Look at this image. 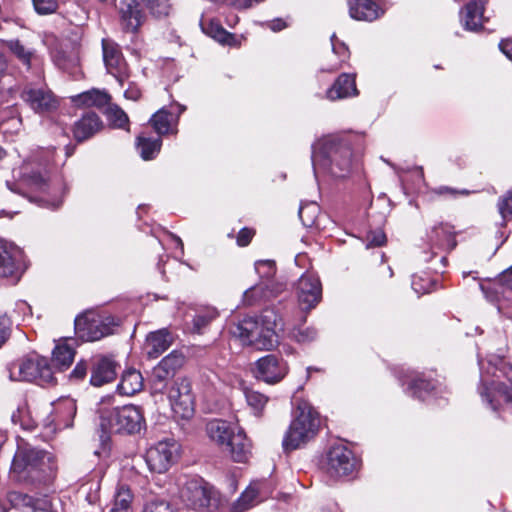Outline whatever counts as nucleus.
<instances>
[{
	"label": "nucleus",
	"instance_id": "obj_59",
	"mask_svg": "<svg viewBox=\"0 0 512 512\" xmlns=\"http://www.w3.org/2000/svg\"><path fill=\"white\" fill-rule=\"evenodd\" d=\"M124 97L128 100L137 101L141 97V91L136 85L130 84L124 92Z\"/></svg>",
	"mask_w": 512,
	"mask_h": 512
},
{
	"label": "nucleus",
	"instance_id": "obj_62",
	"mask_svg": "<svg viewBox=\"0 0 512 512\" xmlns=\"http://www.w3.org/2000/svg\"><path fill=\"white\" fill-rule=\"evenodd\" d=\"M268 26L272 31L278 32L286 27V23L282 19H274Z\"/></svg>",
	"mask_w": 512,
	"mask_h": 512
},
{
	"label": "nucleus",
	"instance_id": "obj_18",
	"mask_svg": "<svg viewBox=\"0 0 512 512\" xmlns=\"http://www.w3.org/2000/svg\"><path fill=\"white\" fill-rule=\"evenodd\" d=\"M428 241L433 255H437V250L449 252L456 245V232L454 227L448 223H439L435 225L428 233Z\"/></svg>",
	"mask_w": 512,
	"mask_h": 512
},
{
	"label": "nucleus",
	"instance_id": "obj_46",
	"mask_svg": "<svg viewBox=\"0 0 512 512\" xmlns=\"http://www.w3.org/2000/svg\"><path fill=\"white\" fill-rule=\"evenodd\" d=\"M319 211V207L315 203H310L306 206H301L299 209V217L303 225L309 227L315 222V217Z\"/></svg>",
	"mask_w": 512,
	"mask_h": 512
},
{
	"label": "nucleus",
	"instance_id": "obj_4",
	"mask_svg": "<svg viewBox=\"0 0 512 512\" xmlns=\"http://www.w3.org/2000/svg\"><path fill=\"white\" fill-rule=\"evenodd\" d=\"M206 433L211 441L225 448L235 462L248 461L251 455V442L238 423L212 419L206 424Z\"/></svg>",
	"mask_w": 512,
	"mask_h": 512
},
{
	"label": "nucleus",
	"instance_id": "obj_12",
	"mask_svg": "<svg viewBox=\"0 0 512 512\" xmlns=\"http://www.w3.org/2000/svg\"><path fill=\"white\" fill-rule=\"evenodd\" d=\"M20 97L34 112L39 114L55 111L59 106L58 99L45 85L27 84Z\"/></svg>",
	"mask_w": 512,
	"mask_h": 512
},
{
	"label": "nucleus",
	"instance_id": "obj_61",
	"mask_svg": "<svg viewBox=\"0 0 512 512\" xmlns=\"http://www.w3.org/2000/svg\"><path fill=\"white\" fill-rule=\"evenodd\" d=\"M6 319L0 320V347L4 344L8 337V327Z\"/></svg>",
	"mask_w": 512,
	"mask_h": 512
},
{
	"label": "nucleus",
	"instance_id": "obj_64",
	"mask_svg": "<svg viewBox=\"0 0 512 512\" xmlns=\"http://www.w3.org/2000/svg\"><path fill=\"white\" fill-rule=\"evenodd\" d=\"M501 372L506 378L507 382L512 384V365H504Z\"/></svg>",
	"mask_w": 512,
	"mask_h": 512
},
{
	"label": "nucleus",
	"instance_id": "obj_33",
	"mask_svg": "<svg viewBox=\"0 0 512 512\" xmlns=\"http://www.w3.org/2000/svg\"><path fill=\"white\" fill-rule=\"evenodd\" d=\"M74 349L67 343H58L52 352L53 366L59 370L67 369L73 362Z\"/></svg>",
	"mask_w": 512,
	"mask_h": 512
},
{
	"label": "nucleus",
	"instance_id": "obj_27",
	"mask_svg": "<svg viewBox=\"0 0 512 512\" xmlns=\"http://www.w3.org/2000/svg\"><path fill=\"white\" fill-rule=\"evenodd\" d=\"M116 374V363L112 359L99 358L92 367L90 383L93 386H102L113 381Z\"/></svg>",
	"mask_w": 512,
	"mask_h": 512
},
{
	"label": "nucleus",
	"instance_id": "obj_7",
	"mask_svg": "<svg viewBox=\"0 0 512 512\" xmlns=\"http://www.w3.org/2000/svg\"><path fill=\"white\" fill-rule=\"evenodd\" d=\"M180 497L187 507L198 512H215L220 506L219 493L198 477L189 478L183 483Z\"/></svg>",
	"mask_w": 512,
	"mask_h": 512
},
{
	"label": "nucleus",
	"instance_id": "obj_42",
	"mask_svg": "<svg viewBox=\"0 0 512 512\" xmlns=\"http://www.w3.org/2000/svg\"><path fill=\"white\" fill-rule=\"evenodd\" d=\"M142 3L157 18L168 16L171 10L169 0H142Z\"/></svg>",
	"mask_w": 512,
	"mask_h": 512
},
{
	"label": "nucleus",
	"instance_id": "obj_37",
	"mask_svg": "<svg viewBox=\"0 0 512 512\" xmlns=\"http://www.w3.org/2000/svg\"><path fill=\"white\" fill-rule=\"evenodd\" d=\"M162 141L158 138H146L139 136L137 139V148L144 160L153 159L160 151Z\"/></svg>",
	"mask_w": 512,
	"mask_h": 512
},
{
	"label": "nucleus",
	"instance_id": "obj_15",
	"mask_svg": "<svg viewBox=\"0 0 512 512\" xmlns=\"http://www.w3.org/2000/svg\"><path fill=\"white\" fill-rule=\"evenodd\" d=\"M357 466L353 452L342 444L332 446L327 453V470L332 476H347Z\"/></svg>",
	"mask_w": 512,
	"mask_h": 512
},
{
	"label": "nucleus",
	"instance_id": "obj_47",
	"mask_svg": "<svg viewBox=\"0 0 512 512\" xmlns=\"http://www.w3.org/2000/svg\"><path fill=\"white\" fill-rule=\"evenodd\" d=\"M24 172V181L31 187H35L36 189H41L46 184V177L41 172H32L31 174H27L26 170L28 169L27 165L23 168Z\"/></svg>",
	"mask_w": 512,
	"mask_h": 512
},
{
	"label": "nucleus",
	"instance_id": "obj_35",
	"mask_svg": "<svg viewBox=\"0 0 512 512\" xmlns=\"http://www.w3.org/2000/svg\"><path fill=\"white\" fill-rule=\"evenodd\" d=\"M2 42L5 47L8 48V50L27 68L31 67L33 60L38 59L35 52L26 48L18 39L4 40Z\"/></svg>",
	"mask_w": 512,
	"mask_h": 512
},
{
	"label": "nucleus",
	"instance_id": "obj_11",
	"mask_svg": "<svg viewBox=\"0 0 512 512\" xmlns=\"http://www.w3.org/2000/svg\"><path fill=\"white\" fill-rule=\"evenodd\" d=\"M295 295L299 308L308 313L322 300V284L313 272L304 273L295 284Z\"/></svg>",
	"mask_w": 512,
	"mask_h": 512
},
{
	"label": "nucleus",
	"instance_id": "obj_53",
	"mask_svg": "<svg viewBox=\"0 0 512 512\" xmlns=\"http://www.w3.org/2000/svg\"><path fill=\"white\" fill-rule=\"evenodd\" d=\"M434 193L440 196L457 197L459 195H469V191L466 189L456 190L448 186H440L434 189Z\"/></svg>",
	"mask_w": 512,
	"mask_h": 512
},
{
	"label": "nucleus",
	"instance_id": "obj_28",
	"mask_svg": "<svg viewBox=\"0 0 512 512\" xmlns=\"http://www.w3.org/2000/svg\"><path fill=\"white\" fill-rule=\"evenodd\" d=\"M173 337L166 329H161L151 332L145 343V351L149 358H158L164 353L172 344Z\"/></svg>",
	"mask_w": 512,
	"mask_h": 512
},
{
	"label": "nucleus",
	"instance_id": "obj_48",
	"mask_svg": "<svg viewBox=\"0 0 512 512\" xmlns=\"http://www.w3.org/2000/svg\"><path fill=\"white\" fill-rule=\"evenodd\" d=\"M33 5L36 12L43 15L53 13L57 9L56 0H33Z\"/></svg>",
	"mask_w": 512,
	"mask_h": 512
},
{
	"label": "nucleus",
	"instance_id": "obj_21",
	"mask_svg": "<svg viewBox=\"0 0 512 512\" xmlns=\"http://www.w3.org/2000/svg\"><path fill=\"white\" fill-rule=\"evenodd\" d=\"M76 410V403L73 399L59 400L54 404L53 414L48 425H53L55 430L71 427Z\"/></svg>",
	"mask_w": 512,
	"mask_h": 512
},
{
	"label": "nucleus",
	"instance_id": "obj_58",
	"mask_svg": "<svg viewBox=\"0 0 512 512\" xmlns=\"http://www.w3.org/2000/svg\"><path fill=\"white\" fill-rule=\"evenodd\" d=\"M253 235H254L253 230L248 229V228L241 229L237 236L238 245L242 246V247L247 246L250 243Z\"/></svg>",
	"mask_w": 512,
	"mask_h": 512
},
{
	"label": "nucleus",
	"instance_id": "obj_2",
	"mask_svg": "<svg viewBox=\"0 0 512 512\" xmlns=\"http://www.w3.org/2000/svg\"><path fill=\"white\" fill-rule=\"evenodd\" d=\"M312 163L315 176L322 171L335 178L346 177L353 165L350 143L337 135L319 139L312 146Z\"/></svg>",
	"mask_w": 512,
	"mask_h": 512
},
{
	"label": "nucleus",
	"instance_id": "obj_40",
	"mask_svg": "<svg viewBox=\"0 0 512 512\" xmlns=\"http://www.w3.org/2000/svg\"><path fill=\"white\" fill-rule=\"evenodd\" d=\"M132 501L133 494L130 488L125 484H120L115 492L112 508H118L126 512H131Z\"/></svg>",
	"mask_w": 512,
	"mask_h": 512
},
{
	"label": "nucleus",
	"instance_id": "obj_32",
	"mask_svg": "<svg viewBox=\"0 0 512 512\" xmlns=\"http://www.w3.org/2000/svg\"><path fill=\"white\" fill-rule=\"evenodd\" d=\"M258 483H253L242 492L240 497L232 504L231 512H245L261 501Z\"/></svg>",
	"mask_w": 512,
	"mask_h": 512
},
{
	"label": "nucleus",
	"instance_id": "obj_60",
	"mask_svg": "<svg viewBox=\"0 0 512 512\" xmlns=\"http://www.w3.org/2000/svg\"><path fill=\"white\" fill-rule=\"evenodd\" d=\"M499 48L501 50V52L509 59L512 61V38L510 39H506V40H502L500 43H499Z\"/></svg>",
	"mask_w": 512,
	"mask_h": 512
},
{
	"label": "nucleus",
	"instance_id": "obj_29",
	"mask_svg": "<svg viewBox=\"0 0 512 512\" xmlns=\"http://www.w3.org/2000/svg\"><path fill=\"white\" fill-rule=\"evenodd\" d=\"M76 106L103 108L111 101V96L105 91L93 88L71 97Z\"/></svg>",
	"mask_w": 512,
	"mask_h": 512
},
{
	"label": "nucleus",
	"instance_id": "obj_52",
	"mask_svg": "<svg viewBox=\"0 0 512 512\" xmlns=\"http://www.w3.org/2000/svg\"><path fill=\"white\" fill-rule=\"evenodd\" d=\"M432 283L426 279H422L420 276H413L412 288L418 294L429 293L432 290Z\"/></svg>",
	"mask_w": 512,
	"mask_h": 512
},
{
	"label": "nucleus",
	"instance_id": "obj_6",
	"mask_svg": "<svg viewBox=\"0 0 512 512\" xmlns=\"http://www.w3.org/2000/svg\"><path fill=\"white\" fill-rule=\"evenodd\" d=\"M111 396L102 398L99 407L101 426L115 433L134 434L139 433L145 427V419L140 407L135 405H124L108 409Z\"/></svg>",
	"mask_w": 512,
	"mask_h": 512
},
{
	"label": "nucleus",
	"instance_id": "obj_23",
	"mask_svg": "<svg viewBox=\"0 0 512 512\" xmlns=\"http://www.w3.org/2000/svg\"><path fill=\"white\" fill-rule=\"evenodd\" d=\"M185 110V107L179 106L178 112L175 114L168 111L165 108H161L150 118L149 122L155 132L161 136L168 133H176V127L178 119L181 113Z\"/></svg>",
	"mask_w": 512,
	"mask_h": 512
},
{
	"label": "nucleus",
	"instance_id": "obj_50",
	"mask_svg": "<svg viewBox=\"0 0 512 512\" xmlns=\"http://www.w3.org/2000/svg\"><path fill=\"white\" fill-rule=\"evenodd\" d=\"M172 377V375L163 367H161V364H158L152 372V379L155 389H158V384H163L167 379ZM163 387H159V390H161Z\"/></svg>",
	"mask_w": 512,
	"mask_h": 512
},
{
	"label": "nucleus",
	"instance_id": "obj_39",
	"mask_svg": "<svg viewBox=\"0 0 512 512\" xmlns=\"http://www.w3.org/2000/svg\"><path fill=\"white\" fill-rule=\"evenodd\" d=\"M104 113L109 123L115 128L125 129L129 125L127 114L116 104L109 103Z\"/></svg>",
	"mask_w": 512,
	"mask_h": 512
},
{
	"label": "nucleus",
	"instance_id": "obj_36",
	"mask_svg": "<svg viewBox=\"0 0 512 512\" xmlns=\"http://www.w3.org/2000/svg\"><path fill=\"white\" fill-rule=\"evenodd\" d=\"M22 126V119L16 108L0 112V131L3 133H17Z\"/></svg>",
	"mask_w": 512,
	"mask_h": 512
},
{
	"label": "nucleus",
	"instance_id": "obj_30",
	"mask_svg": "<svg viewBox=\"0 0 512 512\" xmlns=\"http://www.w3.org/2000/svg\"><path fill=\"white\" fill-rule=\"evenodd\" d=\"M200 26L202 31L221 44L239 46L240 42L235 35L226 31L217 21L201 18Z\"/></svg>",
	"mask_w": 512,
	"mask_h": 512
},
{
	"label": "nucleus",
	"instance_id": "obj_25",
	"mask_svg": "<svg viewBox=\"0 0 512 512\" xmlns=\"http://www.w3.org/2000/svg\"><path fill=\"white\" fill-rule=\"evenodd\" d=\"M103 127L100 117L94 112L84 114L74 124L73 134L77 141H85L99 132Z\"/></svg>",
	"mask_w": 512,
	"mask_h": 512
},
{
	"label": "nucleus",
	"instance_id": "obj_1",
	"mask_svg": "<svg viewBox=\"0 0 512 512\" xmlns=\"http://www.w3.org/2000/svg\"><path fill=\"white\" fill-rule=\"evenodd\" d=\"M57 463L52 453L29 445H18L11 473L19 482L34 485L49 484L57 472Z\"/></svg>",
	"mask_w": 512,
	"mask_h": 512
},
{
	"label": "nucleus",
	"instance_id": "obj_54",
	"mask_svg": "<svg viewBox=\"0 0 512 512\" xmlns=\"http://www.w3.org/2000/svg\"><path fill=\"white\" fill-rule=\"evenodd\" d=\"M144 512H174L165 501H151L144 509Z\"/></svg>",
	"mask_w": 512,
	"mask_h": 512
},
{
	"label": "nucleus",
	"instance_id": "obj_34",
	"mask_svg": "<svg viewBox=\"0 0 512 512\" xmlns=\"http://www.w3.org/2000/svg\"><path fill=\"white\" fill-rule=\"evenodd\" d=\"M219 313L214 307H203L196 311L192 319L191 331L202 334L209 324L218 317Z\"/></svg>",
	"mask_w": 512,
	"mask_h": 512
},
{
	"label": "nucleus",
	"instance_id": "obj_19",
	"mask_svg": "<svg viewBox=\"0 0 512 512\" xmlns=\"http://www.w3.org/2000/svg\"><path fill=\"white\" fill-rule=\"evenodd\" d=\"M119 15L123 30L132 33L138 31L145 19L137 0H122L119 6Z\"/></svg>",
	"mask_w": 512,
	"mask_h": 512
},
{
	"label": "nucleus",
	"instance_id": "obj_43",
	"mask_svg": "<svg viewBox=\"0 0 512 512\" xmlns=\"http://www.w3.org/2000/svg\"><path fill=\"white\" fill-rule=\"evenodd\" d=\"M185 358L182 353L177 351H172L166 357H164L159 364L161 367L166 369L172 376H174L175 372L182 367L184 364Z\"/></svg>",
	"mask_w": 512,
	"mask_h": 512
},
{
	"label": "nucleus",
	"instance_id": "obj_57",
	"mask_svg": "<svg viewBox=\"0 0 512 512\" xmlns=\"http://www.w3.org/2000/svg\"><path fill=\"white\" fill-rule=\"evenodd\" d=\"M264 0H229L227 2L228 5L234 7L235 9H248L254 6L255 4L261 3Z\"/></svg>",
	"mask_w": 512,
	"mask_h": 512
},
{
	"label": "nucleus",
	"instance_id": "obj_22",
	"mask_svg": "<svg viewBox=\"0 0 512 512\" xmlns=\"http://www.w3.org/2000/svg\"><path fill=\"white\" fill-rule=\"evenodd\" d=\"M358 95L355 83V75L343 73L335 80L333 85L325 92V98L336 101Z\"/></svg>",
	"mask_w": 512,
	"mask_h": 512
},
{
	"label": "nucleus",
	"instance_id": "obj_26",
	"mask_svg": "<svg viewBox=\"0 0 512 512\" xmlns=\"http://www.w3.org/2000/svg\"><path fill=\"white\" fill-rule=\"evenodd\" d=\"M487 0L469 2L461 13V22L466 30L478 31L484 22L483 12Z\"/></svg>",
	"mask_w": 512,
	"mask_h": 512
},
{
	"label": "nucleus",
	"instance_id": "obj_17",
	"mask_svg": "<svg viewBox=\"0 0 512 512\" xmlns=\"http://www.w3.org/2000/svg\"><path fill=\"white\" fill-rule=\"evenodd\" d=\"M22 250L15 244L0 239V276L19 278Z\"/></svg>",
	"mask_w": 512,
	"mask_h": 512
},
{
	"label": "nucleus",
	"instance_id": "obj_3",
	"mask_svg": "<svg viewBox=\"0 0 512 512\" xmlns=\"http://www.w3.org/2000/svg\"><path fill=\"white\" fill-rule=\"evenodd\" d=\"M283 330L281 317L273 309H265L260 321L246 317L231 327L233 336L244 345L270 350L278 344V331Z\"/></svg>",
	"mask_w": 512,
	"mask_h": 512
},
{
	"label": "nucleus",
	"instance_id": "obj_45",
	"mask_svg": "<svg viewBox=\"0 0 512 512\" xmlns=\"http://www.w3.org/2000/svg\"><path fill=\"white\" fill-rule=\"evenodd\" d=\"M255 270L260 278L266 279L265 283H275L271 280L276 271L274 261L259 260L255 263Z\"/></svg>",
	"mask_w": 512,
	"mask_h": 512
},
{
	"label": "nucleus",
	"instance_id": "obj_24",
	"mask_svg": "<svg viewBox=\"0 0 512 512\" xmlns=\"http://www.w3.org/2000/svg\"><path fill=\"white\" fill-rule=\"evenodd\" d=\"M350 16L356 20L374 21L384 10L373 0H348Z\"/></svg>",
	"mask_w": 512,
	"mask_h": 512
},
{
	"label": "nucleus",
	"instance_id": "obj_56",
	"mask_svg": "<svg viewBox=\"0 0 512 512\" xmlns=\"http://www.w3.org/2000/svg\"><path fill=\"white\" fill-rule=\"evenodd\" d=\"M88 364L86 361H79L72 370L70 377L76 380L83 379L87 373Z\"/></svg>",
	"mask_w": 512,
	"mask_h": 512
},
{
	"label": "nucleus",
	"instance_id": "obj_13",
	"mask_svg": "<svg viewBox=\"0 0 512 512\" xmlns=\"http://www.w3.org/2000/svg\"><path fill=\"white\" fill-rule=\"evenodd\" d=\"M288 371V364L282 357L269 354L255 362L253 374L267 384H276L284 379Z\"/></svg>",
	"mask_w": 512,
	"mask_h": 512
},
{
	"label": "nucleus",
	"instance_id": "obj_31",
	"mask_svg": "<svg viewBox=\"0 0 512 512\" xmlns=\"http://www.w3.org/2000/svg\"><path fill=\"white\" fill-rule=\"evenodd\" d=\"M142 388L143 377L136 369H128L124 371L117 386L119 394L125 396H132L140 392Z\"/></svg>",
	"mask_w": 512,
	"mask_h": 512
},
{
	"label": "nucleus",
	"instance_id": "obj_51",
	"mask_svg": "<svg viewBox=\"0 0 512 512\" xmlns=\"http://www.w3.org/2000/svg\"><path fill=\"white\" fill-rule=\"evenodd\" d=\"M386 242V235L382 230L371 231L367 235V248L379 247Z\"/></svg>",
	"mask_w": 512,
	"mask_h": 512
},
{
	"label": "nucleus",
	"instance_id": "obj_14",
	"mask_svg": "<svg viewBox=\"0 0 512 512\" xmlns=\"http://www.w3.org/2000/svg\"><path fill=\"white\" fill-rule=\"evenodd\" d=\"M178 446L174 441H160L146 452V463L152 472L164 473L174 462Z\"/></svg>",
	"mask_w": 512,
	"mask_h": 512
},
{
	"label": "nucleus",
	"instance_id": "obj_10",
	"mask_svg": "<svg viewBox=\"0 0 512 512\" xmlns=\"http://www.w3.org/2000/svg\"><path fill=\"white\" fill-rule=\"evenodd\" d=\"M168 399L175 416L189 419L194 413V398L191 382L186 377L176 378L168 388Z\"/></svg>",
	"mask_w": 512,
	"mask_h": 512
},
{
	"label": "nucleus",
	"instance_id": "obj_38",
	"mask_svg": "<svg viewBox=\"0 0 512 512\" xmlns=\"http://www.w3.org/2000/svg\"><path fill=\"white\" fill-rule=\"evenodd\" d=\"M405 383L408 384V392L410 395L422 400H425L430 392L434 389V386L431 382L427 381L419 375L415 376L409 381H406Z\"/></svg>",
	"mask_w": 512,
	"mask_h": 512
},
{
	"label": "nucleus",
	"instance_id": "obj_20",
	"mask_svg": "<svg viewBox=\"0 0 512 512\" xmlns=\"http://www.w3.org/2000/svg\"><path fill=\"white\" fill-rule=\"evenodd\" d=\"M285 286L281 283H264V281L247 289L243 294V302L246 305H254L263 300L277 297Z\"/></svg>",
	"mask_w": 512,
	"mask_h": 512
},
{
	"label": "nucleus",
	"instance_id": "obj_9",
	"mask_svg": "<svg viewBox=\"0 0 512 512\" xmlns=\"http://www.w3.org/2000/svg\"><path fill=\"white\" fill-rule=\"evenodd\" d=\"M9 373L12 380H38L41 385L54 383L53 369L48 360L37 354L11 364Z\"/></svg>",
	"mask_w": 512,
	"mask_h": 512
},
{
	"label": "nucleus",
	"instance_id": "obj_8",
	"mask_svg": "<svg viewBox=\"0 0 512 512\" xmlns=\"http://www.w3.org/2000/svg\"><path fill=\"white\" fill-rule=\"evenodd\" d=\"M119 322L112 315L86 311L75 319V333L83 341H97L114 333Z\"/></svg>",
	"mask_w": 512,
	"mask_h": 512
},
{
	"label": "nucleus",
	"instance_id": "obj_16",
	"mask_svg": "<svg viewBox=\"0 0 512 512\" xmlns=\"http://www.w3.org/2000/svg\"><path fill=\"white\" fill-rule=\"evenodd\" d=\"M102 49L103 60L108 73L114 76L120 85H123L130 74L119 46L110 40L104 39Z\"/></svg>",
	"mask_w": 512,
	"mask_h": 512
},
{
	"label": "nucleus",
	"instance_id": "obj_49",
	"mask_svg": "<svg viewBox=\"0 0 512 512\" xmlns=\"http://www.w3.org/2000/svg\"><path fill=\"white\" fill-rule=\"evenodd\" d=\"M331 43L333 52L340 58V63L345 62L350 56L347 46L340 42L335 34L331 36Z\"/></svg>",
	"mask_w": 512,
	"mask_h": 512
},
{
	"label": "nucleus",
	"instance_id": "obj_41",
	"mask_svg": "<svg viewBox=\"0 0 512 512\" xmlns=\"http://www.w3.org/2000/svg\"><path fill=\"white\" fill-rule=\"evenodd\" d=\"M288 336L298 343H309L316 339L317 331L313 327L294 326L288 329Z\"/></svg>",
	"mask_w": 512,
	"mask_h": 512
},
{
	"label": "nucleus",
	"instance_id": "obj_44",
	"mask_svg": "<svg viewBox=\"0 0 512 512\" xmlns=\"http://www.w3.org/2000/svg\"><path fill=\"white\" fill-rule=\"evenodd\" d=\"M244 395L247 401V404L255 411V413H259L265 407L268 402V397L264 394L246 388L244 390Z\"/></svg>",
	"mask_w": 512,
	"mask_h": 512
},
{
	"label": "nucleus",
	"instance_id": "obj_63",
	"mask_svg": "<svg viewBox=\"0 0 512 512\" xmlns=\"http://www.w3.org/2000/svg\"><path fill=\"white\" fill-rule=\"evenodd\" d=\"M22 412H23V411H22V409L18 408V409H17V411H16V412H14V413L12 414L11 419H12V421H13L15 424H20L22 427H24V428H28V427H29V425H28V424H26V423L23 421V419H22V416H21Z\"/></svg>",
	"mask_w": 512,
	"mask_h": 512
},
{
	"label": "nucleus",
	"instance_id": "obj_5",
	"mask_svg": "<svg viewBox=\"0 0 512 512\" xmlns=\"http://www.w3.org/2000/svg\"><path fill=\"white\" fill-rule=\"evenodd\" d=\"M319 427L320 419L316 410L308 402H300L283 438L284 450L292 451L303 447L316 436Z\"/></svg>",
	"mask_w": 512,
	"mask_h": 512
},
{
	"label": "nucleus",
	"instance_id": "obj_55",
	"mask_svg": "<svg viewBox=\"0 0 512 512\" xmlns=\"http://www.w3.org/2000/svg\"><path fill=\"white\" fill-rule=\"evenodd\" d=\"M499 212L503 218L512 217V192L504 197L498 204Z\"/></svg>",
	"mask_w": 512,
	"mask_h": 512
}]
</instances>
